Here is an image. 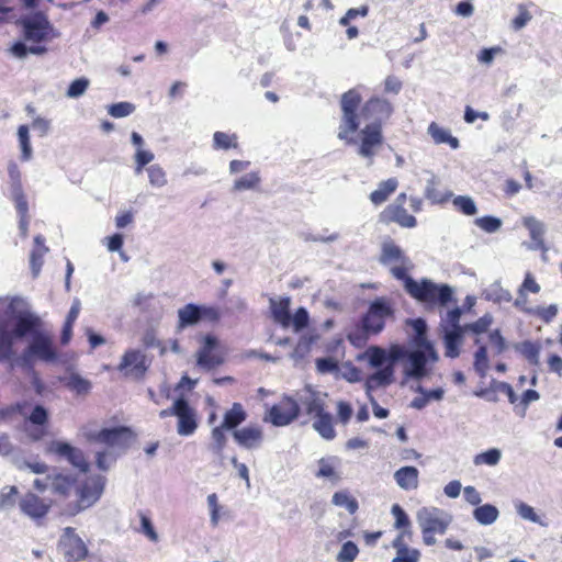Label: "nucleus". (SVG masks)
I'll list each match as a JSON object with an SVG mask.
<instances>
[{"label": "nucleus", "instance_id": "obj_32", "mask_svg": "<svg viewBox=\"0 0 562 562\" xmlns=\"http://www.w3.org/2000/svg\"><path fill=\"white\" fill-rule=\"evenodd\" d=\"M540 285L531 273L525 276V280L518 289V296L514 302V305L520 311L528 310L529 303L527 300V293H538Z\"/></svg>", "mask_w": 562, "mask_h": 562}, {"label": "nucleus", "instance_id": "obj_64", "mask_svg": "<svg viewBox=\"0 0 562 562\" xmlns=\"http://www.w3.org/2000/svg\"><path fill=\"white\" fill-rule=\"evenodd\" d=\"M474 224L486 233H495L502 227L501 218L494 216L477 217Z\"/></svg>", "mask_w": 562, "mask_h": 562}, {"label": "nucleus", "instance_id": "obj_57", "mask_svg": "<svg viewBox=\"0 0 562 562\" xmlns=\"http://www.w3.org/2000/svg\"><path fill=\"white\" fill-rule=\"evenodd\" d=\"M308 324V313L304 307H300L293 315H290L285 328H292L295 333L305 328Z\"/></svg>", "mask_w": 562, "mask_h": 562}, {"label": "nucleus", "instance_id": "obj_48", "mask_svg": "<svg viewBox=\"0 0 562 562\" xmlns=\"http://www.w3.org/2000/svg\"><path fill=\"white\" fill-rule=\"evenodd\" d=\"M238 147V137L236 134L225 132H215L213 134V148L217 150H228Z\"/></svg>", "mask_w": 562, "mask_h": 562}, {"label": "nucleus", "instance_id": "obj_22", "mask_svg": "<svg viewBox=\"0 0 562 562\" xmlns=\"http://www.w3.org/2000/svg\"><path fill=\"white\" fill-rule=\"evenodd\" d=\"M435 363L431 364V368ZM432 374V371L430 372L429 376L424 380H428ZM422 380L418 382H411L408 386L411 390H413L418 395L413 398L411 402V406L416 409H423L426 407L430 402H439L445 396V390L442 387H437L434 390H427L422 384Z\"/></svg>", "mask_w": 562, "mask_h": 562}, {"label": "nucleus", "instance_id": "obj_56", "mask_svg": "<svg viewBox=\"0 0 562 562\" xmlns=\"http://www.w3.org/2000/svg\"><path fill=\"white\" fill-rule=\"evenodd\" d=\"M492 356L501 355L506 349V341L502 337L498 329H495L488 335V342L484 344Z\"/></svg>", "mask_w": 562, "mask_h": 562}, {"label": "nucleus", "instance_id": "obj_45", "mask_svg": "<svg viewBox=\"0 0 562 562\" xmlns=\"http://www.w3.org/2000/svg\"><path fill=\"white\" fill-rule=\"evenodd\" d=\"M483 295L486 300L495 303H508L512 301L510 292L504 289L497 281L488 285L484 290Z\"/></svg>", "mask_w": 562, "mask_h": 562}, {"label": "nucleus", "instance_id": "obj_51", "mask_svg": "<svg viewBox=\"0 0 562 562\" xmlns=\"http://www.w3.org/2000/svg\"><path fill=\"white\" fill-rule=\"evenodd\" d=\"M335 378L344 379L349 383H357L362 380V373L360 369H358L351 362H345L341 366H339Z\"/></svg>", "mask_w": 562, "mask_h": 562}, {"label": "nucleus", "instance_id": "obj_55", "mask_svg": "<svg viewBox=\"0 0 562 562\" xmlns=\"http://www.w3.org/2000/svg\"><path fill=\"white\" fill-rule=\"evenodd\" d=\"M106 110L112 117L122 119L133 114L136 105L132 102L122 101L109 105Z\"/></svg>", "mask_w": 562, "mask_h": 562}, {"label": "nucleus", "instance_id": "obj_12", "mask_svg": "<svg viewBox=\"0 0 562 562\" xmlns=\"http://www.w3.org/2000/svg\"><path fill=\"white\" fill-rule=\"evenodd\" d=\"M45 452L57 458L66 460L74 468L81 472H88L90 464L86 458L85 452L71 443L55 439L46 443Z\"/></svg>", "mask_w": 562, "mask_h": 562}, {"label": "nucleus", "instance_id": "obj_7", "mask_svg": "<svg viewBox=\"0 0 562 562\" xmlns=\"http://www.w3.org/2000/svg\"><path fill=\"white\" fill-rule=\"evenodd\" d=\"M416 520L420 528L423 542L434 546L437 540L435 535H443L452 522V516L436 506H423L416 512Z\"/></svg>", "mask_w": 562, "mask_h": 562}, {"label": "nucleus", "instance_id": "obj_47", "mask_svg": "<svg viewBox=\"0 0 562 562\" xmlns=\"http://www.w3.org/2000/svg\"><path fill=\"white\" fill-rule=\"evenodd\" d=\"M515 509L521 519L537 524L542 527L548 526V522L544 521L542 517L537 514L536 509L529 504L525 502H518L515 504Z\"/></svg>", "mask_w": 562, "mask_h": 562}, {"label": "nucleus", "instance_id": "obj_2", "mask_svg": "<svg viewBox=\"0 0 562 562\" xmlns=\"http://www.w3.org/2000/svg\"><path fill=\"white\" fill-rule=\"evenodd\" d=\"M41 317L32 312L29 303L12 297L5 307V316L0 317V361L12 366H29L37 359L44 362L58 361L53 336L42 330Z\"/></svg>", "mask_w": 562, "mask_h": 562}, {"label": "nucleus", "instance_id": "obj_6", "mask_svg": "<svg viewBox=\"0 0 562 562\" xmlns=\"http://www.w3.org/2000/svg\"><path fill=\"white\" fill-rule=\"evenodd\" d=\"M15 467L20 471H29L36 475L33 481V487L41 493L46 491L61 497H68L77 485L76 475L50 468L44 461L38 459L20 460L15 462Z\"/></svg>", "mask_w": 562, "mask_h": 562}, {"label": "nucleus", "instance_id": "obj_5", "mask_svg": "<svg viewBox=\"0 0 562 562\" xmlns=\"http://www.w3.org/2000/svg\"><path fill=\"white\" fill-rule=\"evenodd\" d=\"M19 24L22 40L10 47V53L16 58L43 55L47 52V45L59 37V32L43 12L24 15L19 20Z\"/></svg>", "mask_w": 562, "mask_h": 562}, {"label": "nucleus", "instance_id": "obj_39", "mask_svg": "<svg viewBox=\"0 0 562 562\" xmlns=\"http://www.w3.org/2000/svg\"><path fill=\"white\" fill-rule=\"evenodd\" d=\"M247 414L239 403H234L228 409L223 419V427L226 429H235L238 425L246 420Z\"/></svg>", "mask_w": 562, "mask_h": 562}, {"label": "nucleus", "instance_id": "obj_27", "mask_svg": "<svg viewBox=\"0 0 562 562\" xmlns=\"http://www.w3.org/2000/svg\"><path fill=\"white\" fill-rule=\"evenodd\" d=\"M315 475L318 479H325L333 483L340 481L341 475L339 472L340 460L337 457H324L318 460L316 465Z\"/></svg>", "mask_w": 562, "mask_h": 562}, {"label": "nucleus", "instance_id": "obj_25", "mask_svg": "<svg viewBox=\"0 0 562 562\" xmlns=\"http://www.w3.org/2000/svg\"><path fill=\"white\" fill-rule=\"evenodd\" d=\"M207 510L210 516V526L217 528L221 524L232 519L231 510L220 503L215 493L209 494L206 497Z\"/></svg>", "mask_w": 562, "mask_h": 562}, {"label": "nucleus", "instance_id": "obj_28", "mask_svg": "<svg viewBox=\"0 0 562 562\" xmlns=\"http://www.w3.org/2000/svg\"><path fill=\"white\" fill-rule=\"evenodd\" d=\"M396 484L404 491H414L419 485V471L413 465L402 467L394 472Z\"/></svg>", "mask_w": 562, "mask_h": 562}, {"label": "nucleus", "instance_id": "obj_10", "mask_svg": "<svg viewBox=\"0 0 562 562\" xmlns=\"http://www.w3.org/2000/svg\"><path fill=\"white\" fill-rule=\"evenodd\" d=\"M218 307L206 304L189 303L177 311V331L193 327L201 322L215 323L220 319Z\"/></svg>", "mask_w": 562, "mask_h": 562}, {"label": "nucleus", "instance_id": "obj_24", "mask_svg": "<svg viewBox=\"0 0 562 562\" xmlns=\"http://www.w3.org/2000/svg\"><path fill=\"white\" fill-rule=\"evenodd\" d=\"M235 441L246 449H256L260 447L263 440V432L261 427L248 425L233 431Z\"/></svg>", "mask_w": 562, "mask_h": 562}, {"label": "nucleus", "instance_id": "obj_58", "mask_svg": "<svg viewBox=\"0 0 562 562\" xmlns=\"http://www.w3.org/2000/svg\"><path fill=\"white\" fill-rule=\"evenodd\" d=\"M155 159V154L147 149H140L135 151L134 154V162H135V173L139 175L144 171L145 167L151 164Z\"/></svg>", "mask_w": 562, "mask_h": 562}, {"label": "nucleus", "instance_id": "obj_15", "mask_svg": "<svg viewBox=\"0 0 562 562\" xmlns=\"http://www.w3.org/2000/svg\"><path fill=\"white\" fill-rule=\"evenodd\" d=\"M381 262L386 266L393 277L403 281L409 278L408 271L412 270V261L403 254L401 248L393 243H384L381 254Z\"/></svg>", "mask_w": 562, "mask_h": 562}, {"label": "nucleus", "instance_id": "obj_62", "mask_svg": "<svg viewBox=\"0 0 562 562\" xmlns=\"http://www.w3.org/2000/svg\"><path fill=\"white\" fill-rule=\"evenodd\" d=\"M90 86L89 79L81 77L70 82L66 95L70 99H76L83 95Z\"/></svg>", "mask_w": 562, "mask_h": 562}, {"label": "nucleus", "instance_id": "obj_40", "mask_svg": "<svg viewBox=\"0 0 562 562\" xmlns=\"http://www.w3.org/2000/svg\"><path fill=\"white\" fill-rule=\"evenodd\" d=\"M391 514L395 519L394 528L398 529L400 533H404V537L411 538V520L405 510L398 504H394L391 508Z\"/></svg>", "mask_w": 562, "mask_h": 562}, {"label": "nucleus", "instance_id": "obj_16", "mask_svg": "<svg viewBox=\"0 0 562 562\" xmlns=\"http://www.w3.org/2000/svg\"><path fill=\"white\" fill-rule=\"evenodd\" d=\"M299 413L297 397L294 400L291 396H284L278 404L269 409L265 420L271 423L273 426L282 427L295 420Z\"/></svg>", "mask_w": 562, "mask_h": 562}, {"label": "nucleus", "instance_id": "obj_8", "mask_svg": "<svg viewBox=\"0 0 562 562\" xmlns=\"http://www.w3.org/2000/svg\"><path fill=\"white\" fill-rule=\"evenodd\" d=\"M392 315V307L385 299H378L371 303L368 313L362 318V331H350L348 334L349 341L361 347L368 336L379 334L383 327L385 319Z\"/></svg>", "mask_w": 562, "mask_h": 562}, {"label": "nucleus", "instance_id": "obj_37", "mask_svg": "<svg viewBox=\"0 0 562 562\" xmlns=\"http://www.w3.org/2000/svg\"><path fill=\"white\" fill-rule=\"evenodd\" d=\"M290 299L289 297H280L278 300H271V312L273 318L277 323H279L282 327H286L290 317Z\"/></svg>", "mask_w": 562, "mask_h": 562}, {"label": "nucleus", "instance_id": "obj_61", "mask_svg": "<svg viewBox=\"0 0 562 562\" xmlns=\"http://www.w3.org/2000/svg\"><path fill=\"white\" fill-rule=\"evenodd\" d=\"M493 324V316L491 314H485L476 322L462 327L465 330H471L476 336H480L486 333ZM481 338V337H477Z\"/></svg>", "mask_w": 562, "mask_h": 562}, {"label": "nucleus", "instance_id": "obj_9", "mask_svg": "<svg viewBox=\"0 0 562 562\" xmlns=\"http://www.w3.org/2000/svg\"><path fill=\"white\" fill-rule=\"evenodd\" d=\"M405 290L414 299L429 305H446L452 297V289L447 284H436L430 280L415 281L405 279Z\"/></svg>", "mask_w": 562, "mask_h": 562}, {"label": "nucleus", "instance_id": "obj_30", "mask_svg": "<svg viewBox=\"0 0 562 562\" xmlns=\"http://www.w3.org/2000/svg\"><path fill=\"white\" fill-rule=\"evenodd\" d=\"M464 329L460 326L454 328L445 329V348L446 356L449 358H456L460 353V347L463 341Z\"/></svg>", "mask_w": 562, "mask_h": 562}, {"label": "nucleus", "instance_id": "obj_3", "mask_svg": "<svg viewBox=\"0 0 562 562\" xmlns=\"http://www.w3.org/2000/svg\"><path fill=\"white\" fill-rule=\"evenodd\" d=\"M361 101L362 95L357 89L342 94L337 137L356 146L361 157L371 159L383 142L381 123L390 117L393 106L386 99L373 97L360 109Z\"/></svg>", "mask_w": 562, "mask_h": 562}, {"label": "nucleus", "instance_id": "obj_36", "mask_svg": "<svg viewBox=\"0 0 562 562\" xmlns=\"http://www.w3.org/2000/svg\"><path fill=\"white\" fill-rule=\"evenodd\" d=\"M313 427L326 440H331L336 437L333 416L327 412L314 416Z\"/></svg>", "mask_w": 562, "mask_h": 562}, {"label": "nucleus", "instance_id": "obj_20", "mask_svg": "<svg viewBox=\"0 0 562 562\" xmlns=\"http://www.w3.org/2000/svg\"><path fill=\"white\" fill-rule=\"evenodd\" d=\"M64 554L71 561H81L88 555V548L75 529L66 528L60 539Z\"/></svg>", "mask_w": 562, "mask_h": 562}, {"label": "nucleus", "instance_id": "obj_60", "mask_svg": "<svg viewBox=\"0 0 562 562\" xmlns=\"http://www.w3.org/2000/svg\"><path fill=\"white\" fill-rule=\"evenodd\" d=\"M504 53L501 46L485 47L477 52L476 60L484 66H491L494 59Z\"/></svg>", "mask_w": 562, "mask_h": 562}, {"label": "nucleus", "instance_id": "obj_46", "mask_svg": "<svg viewBox=\"0 0 562 562\" xmlns=\"http://www.w3.org/2000/svg\"><path fill=\"white\" fill-rule=\"evenodd\" d=\"M145 171L147 173V178H148V182H149L150 187H153L155 189H161L165 186H167V183H168L167 173L160 165H158V164L149 165L145 169Z\"/></svg>", "mask_w": 562, "mask_h": 562}, {"label": "nucleus", "instance_id": "obj_26", "mask_svg": "<svg viewBox=\"0 0 562 562\" xmlns=\"http://www.w3.org/2000/svg\"><path fill=\"white\" fill-rule=\"evenodd\" d=\"M524 226L528 229L531 241L529 248L533 250H547L544 245L546 225L535 216H525L522 218Z\"/></svg>", "mask_w": 562, "mask_h": 562}, {"label": "nucleus", "instance_id": "obj_44", "mask_svg": "<svg viewBox=\"0 0 562 562\" xmlns=\"http://www.w3.org/2000/svg\"><path fill=\"white\" fill-rule=\"evenodd\" d=\"M19 147L21 149V159L29 161L33 156V148L30 140V127L27 125H20L16 132Z\"/></svg>", "mask_w": 562, "mask_h": 562}, {"label": "nucleus", "instance_id": "obj_19", "mask_svg": "<svg viewBox=\"0 0 562 562\" xmlns=\"http://www.w3.org/2000/svg\"><path fill=\"white\" fill-rule=\"evenodd\" d=\"M148 368V360L144 351L138 349L127 350L119 364V370L125 376L139 379Z\"/></svg>", "mask_w": 562, "mask_h": 562}, {"label": "nucleus", "instance_id": "obj_52", "mask_svg": "<svg viewBox=\"0 0 562 562\" xmlns=\"http://www.w3.org/2000/svg\"><path fill=\"white\" fill-rule=\"evenodd\" d=\"M502 458V451L497 448L488 449L484 452L476 454L473 459L475 465L495 467Z\"/></svg>", "mask_w": 562, "mask_h": 562}, {"label": "nucleus", "instance_id": "obj_33", "mask_svg": "<svg viewBox=\"0 0 562 562\" xmlns=\"http://www.w3.org/2000/svg\"><path fill=\"white\" fill-rule=\"evenodd\" d=\"M473 518L482 526L493 525L499 517V510L492 504H481L474 508Z\"/></svg>", "mask_w": 562, "mask_h": 562}, {"label": "nucleus", "instance_id": "obj_42", "mask_svg": "<svg viewBox=\"0 0 562 562\" xmlns=\"http://www.w3.org/2000/svg\"><path fill=\"white\" fill-rule=\"evenodd\" d=\"M331 503L337 506L345 508L349 514H355L358 510V502L347 490H340L334 493Z\"/></svg>", "mask_w": 562, "mask_h": 562}, {"label": "nucleus", "instance_id": "obj_59", "mask_svg": "<svg viewBox=\"0 0 562 562\" xmlns=\"http://www.w3.org/2000/svg\"><path fill=\"white\" fill-rule=\"evenodd\" d=\"M225 429H226V427H223V425H220V426L214 427L211 431V439H212L211 450L217 454L221 453L226 446L227 438L224 432Z\"/></svg>", "mask_w": 562, "mask_h": 562}, {"label": "nucleus", "instance_id": "obj_34", "mask_svg": "<svg viewBox=\"0 0 562 562\" xmlns=\"http://www.w3.org/2000/svg\"><path fill=\"white\" fill-rule=\"evenodd\" d=\"M397 187H398V181L395 178H390L387 180L380 182L378 188L371 192L370 201L375 205H380V204L384 203L387 200V198L393 192H395Z\"/></svg>", "mask_w": 562, "mask_h": 562}, {"label": "nucleus", "instance_id": "obj_4", "mask_svg": "<svg viewBox=\"0 0 562 562\" xmlns=\"http://www.w3.org/2000/svg\"><path fill=\"white\" fill-rule=\"evenodd\" d=\"M78 438L87 445L104 446L94 452V461L99 470L108 471L131 443L133 434L126 427H101L89 422L79 428Z\"/></svg>", "mask_w": 562, "mask_h": 562}, {"label": "nucleus", "instance_id": "obj_54", "mask_svg": "<svg viewBox=\"0 0 562 562\" xmlns=\"http://www.w3.org/2000/svg\"><path fill=\"white\" fill-rule=\"evenodd\" d=\"M18 495V487L13 485L3 486L0 490V509L3 510L12 508L16 503Z\"/></svg>", "mask_w": 562, "mask_h": 562}, {"label": "nucleus", "instance_id": "obj_50", "mask_svg": "<svg viewBox=\"0 0 562 562\" xmlns=\"http://www.w3.org/2000/svg\"><path fill=\"white\" fill-rule=\"evenodd\" d=\"M451 201L453 207L463 215L473 216L477 213L476 204L469 195H453Z\"/></svg>", "mask_w": 562, "mask_h": 562}, {"label": "nucleus", "instance_id": "obj_18", "mask_svg": "<svg viewBox=\"0 0 562 562\" xmlns=\"http://www.w3.org/2000/svg\"><path fill=\"white\" fill-rule=\"evenodd\" d=\"M177 432L182 437L192 436L199 426V417L195 408L189 405L183 397L176 400Z\"/></svg>", "mask_w": 562, "mask_h": 562}, {"label": "nucleus", "instance_id": "obj_14", "mask_svg": "<svg viewBox=\"0 0 562 562\" xmlns=\"http://www.w3.org/2000/svg\"><path fill=\"white\" fill-rule=\"evenodd\" d=\"M105 477L99 474L88 476L76 485L77 512L93 506L102 496L105 487Z\"/></svg>", "mask_w": 562, "mask_h": 562}, {"label": "nucleus", "instance_id": "obj_38", "mask_svg": "<svg viewBox=\"0 0 562 562\" xmlns=\"http://www.w3.org/2000/svg\"><path fill=\"white\" fill-rule=\"evenodd\" d=\"M63 381L71 392L78 395H87L91 390V382L76 372H70Z\"/></svg>", "mask_w": 562, "mask_h": 562}, {"label": "nucleus", "instance_id": "obj_11", "mask_svg": "<svg viewBox=\"0 0 562 562\" xmlns=\"http://www.w3.org/2000/svg\"><path fill=\"white\" fill-rule=\"evenodd\" d=\"M225 346L213 335H206L201 340L196 351V364L205 370H212L224 363Z\"/></svg>", "mask_w": 562, "mask_h": 562}, {"label": "nucleus", "instance_id": "obj_41", "mask_svg": "<svg viewBox=\"0 0 562 562\" xmlns=\"http://www.w3.org/2000/svg\"><path fill=\"white\" fill-rule=\"evenodd\" d=\"M34 241L35 247L31 252L30 262L33 276L36 277L41 271L43 258L48 251V248L44 245V239L41 236H36Z\"/></svg>", "mask_w": 562, "mask_h": 562}, {"label": "nucleus", "instance_id": "obj_49", "mask_svg": "<svg viewBox=\"0 0 562 562\" xmlns=\"http://www.w3.org/2000/svg\"><path fill=\"white\" fill-rule=\"evenodd\" d=\"M360 553L358 544L351 540L344 541L335 557L336 562H355Z\"/></svg>", "mask_w": 562, "mask_h": 562}, {"label": "nucleus", "instance_id": "obj_53", "mask_svg": "<svg viewBox=\"0 0 562 562\" xmlns=\"http://www.w3.org/2000/svg\"><path fill=\"white\" fill-rule=\"evenodd\" d=\"M425 196L432 204H445L452 199L453 193L449 190L440 191L432 183H428L425 190Z\"/></svg>", "mask_w": 562, "mask_h": 562}, {"label": "nucleus", "instance_id": "obj_1", "mask_svg": "<svg viewBox=\"0 0 562 562\" xmlns=\"http://www.w3.org/2000/svg\"><path fill=\"white\" fill-rule=\"evenodd\" d=\"M415 335L412 338V348L400 344H392L389 349L380 346H370L357 357L366 361L376 371L370 374L364 383L367 396L371 403L373 415L383 419L389 411L381 407L372 396V391L391 385L395 381V362L400 361L402 385L418 382L429 376L431 364L439 360L437 350L426 337V323L422 318L407 321Z\"/></svg>", "mask_w": 562, "mask_h": 562}, {"label": "nucleus", "instance_id": "obj_43", "mask_svg": "<svg viewBox=\"0 0 562 562\" xmlns=\"http://www.w3.org/2000/svg\"><path fill=\"white\" fill-rule=\"evenodd\" d=\"M475 344L479 346V349L474 353V363H473L474 370L481 376H485L490 369V363H488V358H487V352H490V351L487 350V347L485 345H483L482 338H476Z\"/></svg>", "mask_w": 562, "mask_h": 562}, {"label": "nucleus", "instance_id": "obj_35", "mask_svg": "<svg viewBox=\"0 0 562 562\" xmlns=\"http://www.w3.org/2000/svg\"><path fill=\"white\" fill-rule=\"evenodd\" d=\"M383 215L391 221L398 223L403 227L416 226V218L408 214L401 205H390L383 212Z\"/></svg>", "mask_w": 562, "mask_h": 562}, {"label": "nucleus", "instance_id": "obj_13", "mask_svg": "<svg viewBox=\"0 0 562 562\" xmlns=\"http://www.w3.org/2000/svg\"><path fill=\"white\" fill-rule=\"evenodd\" d=\"M250 161L234 159L229 162V175L236 176L233 182V191L245 192L259 189L261 183L260 172L258 170H249Z\"/></svg>", "mask_w": 562, "mask_h": 562}, {"label": "nucleus", "instance_id": "obj_29", "mask_svg": "<svg viewBox=\"0 0 562 562\" xmlns=\"http://www.w3.org/2000/svg\"><path fill=\"white\" fill-rule=\"evenodd\" d=\"M405 538L404 533H398L393 540L392 547L396 550V557L393 559V562H417L419 560V550L407 547Z\"/></svg>", "mask_w": 562, "mask_h": 562}, {"label": "nucleus", "instance_id": "obj_63", "mask_svg": "<svg viewBox=\"0 0 562 562\" xmlns=\"http://www.w3.org/2000/svg\"><path fill=\"white\" fill-rule=\"evenodd\" d=\"M315 366L318 373H333L335 376L339 368L338 361L334 357L318 358L315 360Z\"/></svg>", "mask_w": 562, "mask_h": 562}, {"label": "nucleus", "instance_id": "obj_21", "mask_svg": "<svg viewBox=\"0 0 562 562\" xmlns=\"http://www.w3.org/2000/svg\"><path fill=\"white\" fill-rule=\"evenodd\" d=\"M50 506V501L40 497L33 492L25 493L19 502L20 510L32 519L44 517L48 513Z\"/></svg>", "mask_w": 562, "mask_h": 562}, {"label": "nucleus", "instance_id": "obj_17", "mask_svg": "<svg viewBox=\"0 0 562 562\" xmlns=\"http://www.w3.org/2000/svg\"><path fill=\"white\" fill-rule=\"evenodd\" d=\"M20 414L25 418L24 432L30 440L37 441L46 434V423L48 415L43 406H35L31 413L26 412V406L21 405Z\"/></svg>", "mask_w": 562, "mask_h": 562}, {"label": "nucleus", "instance_id": "obj_31", "mask_svg": "<svg viewBox=\"0 0 562 562\" xmlns=\"http://www.w3.org/2000/svg\"><path fill=\"white\" fill-rule=\"evenodd\" d=\"M427 133L437 145L448 144L452 149H458L460 146L459 139L452 136L448 128L440 126L436 122H431L428 125Z\"/></svg>", "mask_w": 562, "mask_h": 562}, {"label": "nucleus", "instance_id": "obj_23", "mask_svg": "<svg viewBox=\"0 0 562 562\" xmlns=\"http://www.w3.org/2000/svg\"><path fill=\"white\" fill-rule=\"evenodd\" d=\"M295 396L297 397V401L306 407L308 414L316 416L326 413V393L316 391L311 386H305L297 391Z\"/></svg>", "mask_w": 562, "mask_h": 562}]
</instances>
